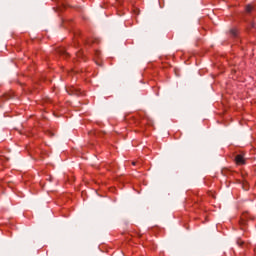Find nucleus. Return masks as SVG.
<instances>
[{"label": "nucleus", "mask_w": 256, "mask_h": 256, "mask_svg": "<svg viewBox=\"0 0 256 256\" xmlns=\"http://www.w3.org/2000/svg\"><path fill=\"white\" fill-rule=\"evenodd\" d=\"M67 93L69 95H77V96L83 95V92H81V89H77V88H73V87L68 89Z\"/></svg>", "instance_id": "20e7f679"}, {"label": "nucleus", "mask_w": 256, "mask_h": 256, "mask_svg": "<svg viewBox=\"0 0 256 256\" xmlns=\"http://www.w3.org/2000/svg\"><path fill=\"white\" fill-rule=\"evenodd\" d=\"M229 35H231L233 38L239 37V30L237 28H232L229 30Z\"/></svg>", "instance_id": "39448f33"}, {"label": "nucleus", "mask_w": 256, "mask_h": 256, "mask_svg": "<svg viewBox=\"0 0 256 256\" xmlns=\"http://www.w3.org/2000/svg\"><path fill=\"white\" fill-rule=\"evenodd\" d=\"M235 163L236 165H245L247 161L245 160V157H243V155L238 154L235 156Z\"/></svg>", "instance_id": "f03ea898"}, {"label": "nucleus", "mask_w": 256, "mask_h": 256, "mask_svg": "<svg viewBox=\"0 0 256 256\" xmlns=\"http://www.w3.org/2000/svg\"><path fill=\"white\" fill-rule=\"evenodd\" d=\"M46 135L48 137H55V134L52 131H49V130L46 132Z\"/></svg>", "instance_id": "6e6552de"}, {"label": "nucleus", "mask_w": 256, "mask_h": 256, "mask_svg": "<svg viewBox=\"0 0 256 256\" xmlns=\"http://www.w3.org/2000/svg\"><path fill=\"white\" fill-rule=\"evenodd\" d=\"M237 244L239 245V247H243L245 245V242L242 240H238Z\"/></svg>", "instance_id": "1a4fd4ad"}, {"label": "nucleus", "mask_w": 256, "mask_h": 256, "mask_svg": "<svg viewBox=\"0 0 256 256\" xmlns=\"http://www.w3.org/2000/svg\"><path fill=\"white\" fill-rule=\"evenodd\" d=\"M6 99H9V97H7Z\"/></svg>", "instance_id": "9b49d317"}, {"label": "nucleus", "mask_w": 256, "mask_h": 256, "mask_svg": "<svg viewBox=\"0 0 256 256\" xmlns=\"http://www.w3.org/2000/svg\"><path fill=\"white\" fill-rule=\"evenodd\" d=\"M254 7L251 4L246 5L245 11L246 13H251L253 11Z\"/></svg>", "instance_id": "423d86ee"}, {"label": "nucleus", "mask_w": 256, "mask_h": 256, "mask_svg": "<svg viewBox=\"0 0 256 256\" xmlns=\"http://www.w3.org/2000/svg\"><path fill=\"white\" fill-rule=\"evenodd\" d=\"M251 219V214L249 212H243L240 216L239 225L243 229L247 225V221Z\"/></svg>", "instance_id": "f257e3e1"}, {"label": "nucleus", "mask_w": 256, "mask_h": 256, "mask_svg": "<svg viewBox=\"0 0 256 256\" xmlns=\"http://www.w3.org/2000/svg\"><path fill=\"white\" fill-rule=\"evenodd\" d=\"M136 164V162H132V165H135Z\"/></svg>", "instance_id": "9d476101"}, {"label": "nucleus", "mask_w": 256, "mask_h": 256, "mask_svg": "<svg viewBox=\"0 0 256 256\" xmlns=\"http://www.w3.org/2000/svg\"><path fill=\"white\" fill-rule=\"evenodd\" d=\"M56 52L59 55H62L63 57H65V59H69V57H71V55L67 52V50L63 47L57 48Z\"/></svg>", "instance_id": "7ed1b4c3"}, {"label": "nucleus", "mask_w": 256, "mask_h": 256, "mask_svg": "<svg viewBox=\"0 0 256 256\" xmlns=\"http://www.w3.org/2000/svg\"><path fill=\"white\" fill-rule=\"evenodd\" d=\"M76 57H78V59H83V51H78L76 52Z\"/></svg>", "instance_id": "0eeeda50"}]
</instances>
